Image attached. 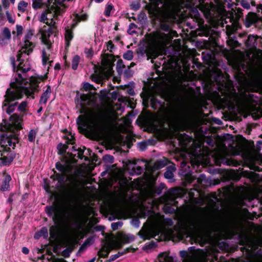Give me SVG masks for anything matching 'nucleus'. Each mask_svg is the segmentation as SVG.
Masks as SVG:
<instances>
[{
    "mask_svg": "<svg viewBox=\"0 0 262 262\" xmlns=\"http://www.w3.org/2000/svg\"><path fill=\"white\" fill-rule=\"evenodd\" d=\"M64 139H66V143L67 145H68V144H72L73 145L75 144V137L74 136L71 135V138H69L67 136H64Z\"/></svg>",
    "mask_w": 262,
    "mask_h": 262,
    "instance_id": "nucleus-40",
    "label": "nucleus"
},
{
    "mask_svg": "<svg viewBox=\"0 0 262 262\" xmlns=\"http://www.w3.org/2000/svg\"><path fill=\"white\" fill-rule=\"evenodd\" d=\"M93 241V236H90L85 240L83 244L88 247V246H90L92 244Z\"/></svg>",
    "mask_w": 262,
    "mask_h": 262,
    "instance_id": "nucleus-60",
    "label": "nucleus"
},
{
    "mask_svg": "<svg viewBox=\"0 0 262 262\" xmlns=\"http://www.w3.org/2000/svg\"><path fill=\"white\" fill-rule=\"evenodd\" d=\"M163 188H164V187L162 185H161V186H153V188H152L153 191L155 193L159 195L162 193Z\"/></svg>",
    "mask_w": 262,
    "mask_h": 262,
    "instance_id": "nucleus-48",
    "label": "nucleus"
},
{
    "mask_svg": "<svg viewBox=\"0 0 262 262\" xmlns=\"http://www.w3.org/2000/svg\"><path fill=\"white\" fill-rule=\"evenodd\" d=\"M116 58H119V56H116ZM116 61V57L112 54L106 53L103 55L102 59V64L104 69L107 71L110 76L113 73V68L114 66V62Z\"/></svg>",
    "mask_w": 262,
    "mask_h": 262,
    "instance_id": "nucleus-6",
    "label": "nucleus"
},
{
    "mask_svg": "<svg viewBox=\"0 0 262 262\" xmlns=\"http://www.w3.org/2000/svg\"><path fill=\"white\" fill-rule=\"evenodd\" d=\"M3 34L5 37V39L9 40L11 38V35L10 31L8 28H4Z\"/></svg>",
    "mask_w": 262,
    "mask_h": 262,
    "instance_id": "nucleus-45",
    "label": "nucleus"
},
{
    "mask_svg": "<svg viewBox=\"0 0 262 262\" xmlns=\"http://www.w3.org/2000/svg\"><path fill=\"white\" fill-rule=\"evenodd\" d=\"M55 167L56 168L59 170V171L65 173L66 171V168L65 166L63 164H62L60 162H57L55 164Z\"/></svg>",
    "mask_w": 262,
    "mask_h": 262,
    "instance_id": "nucleus-38",
    "label": "nucleus"
},
{
    "mask_svg": "<svg viewBox=\"0 0 262 262\" xmlns=\"http://www.w3.org/2000/svg\"><path fill=\"white\" fill-rule=\"evenodd\" d=\"M83 88L85 91L95 90V88L89 82L84 83Z\"/></svg>",
    "mask_w": 262,
    "mask_h": 262,
    "instance_id": "nucleus-43",
    "label": "nucleus"
},
{
    "mask_svg": "<svg viewBox=\"0 0 262 262\" xmlns=\"http://www.w3.org/2000/svg\"><path fill=\"white\" fill-rule=\"evenodd\" d=\"M45 212L49 217H52L55 224H63L65 220L62 215L59 212L57 204L48 205L45 207Z\"/></svg>",
    "mask_w": 262,
    "mask_h": 262,
    "instance_id": "nucleus-5",
    "label": "nucleus"
},
{
    "mask_svg": "<svg viewBox=\"0 0 262 262\" xmlns=\"http://www.w3.org/2000/svg\"><path fill=\"white\" fill-rule=\"evenodd\" d=\"M132 76V74L131 73V71L129 70H125L124 72V78L128 79Z\"/></svg>",
    "mask_w": 262,
    "mask_h": 262,
    "instance_id": "nucleus-64",
    "label": "nucleus"
},
{
    "mask_svg": "<svg viewBox=\"0 0 262 262\" xmlns=\"http://www.w3.org/2000/svg\"><path fill=\"white\" fill-rule=\"evenodd\" d=\"M123 223L120 221L112 223L111 224V228L113 231H115L118 229L119 227H121Z\"/></svg>",
    "mask_w": 262,
    "mask_h": 262,
    "instance_id": "nucleus-46",
    "label": "nucleus"
},
{
    "mask_svg": "<svg viewBox=\"0 0 262 262\" xmlns=\"http://www.w3.org/2000/svg\"><path fill=\"white\" fill-rule=\"evenodd\" d=\"M23 54H27V50H23L22 49L19 50L17 54V60L19 61V63L17 66V70H20L22 73H26L28 71H29L30 69V68H24V60L21 59Z\"/></svg>",
    "mask_w": 262,
    "mask_h": 262,
    "instance_id": "nucleus-12",
    "label": "nucleus"
},
{
    "mask_svg": "<svg viewBox=\"0 0 262 262\" xmlns=\"http://www.w3.org/2000/svg\"><path fill=\"white\" fill-rule=\"evenodd\" d=\"M80 61V57L78 55H74L72 60V68L74 70L77 69Z\"/></svg>",
    "mask_w": 262,
    "mask_h": 262,
    "instance_id": "nucleus-26",
    "label": "nucleus"
},
{
    "mask_svg": "<svg viewBox=\"0 0 262 262\" xmlns=\"http://www.w3.org/2000/svg\"><path fill=\"white\" fill-rule=\"evenodd\" d=\"M101 250L106 252V253H104V254L101 253L100 251H99L98 252V255L100 257H103V258H106V257H107L108 256L109 253H110V251L107 249V248H106L105 247L103 246L101 248Z\"/></svg>",
    "mask_w": 262,
    "mask_h": 262,
    "instance_id": "nucleus-39",
    "label": "nucleus"
},
{
    "mask_svg": "<svg viewBox=\"0 0 262 262\" xmlns=\"http://www.w3.org/2000/svg\"><path fill=\"white\" fill-rule=\"evenodd\" d=\"M51 10L47 9L43 11L40 16V17L39 18V21L42 23H45L46 20H47L48 19L47 17V15L49 13H51Z\"/></svg>",
    "mask_w": 262,
    "mask_h": 262,
    "instance_id": "nucleus-30",
    "label": "nucleus"
},
{
    "mask_svg": "<svg viewBox=\"0 0 262 262\" xmlns=\"http://www.w3.org/2000/svg\"><path fill=\"white\" fill-rule=\"evenodd\" d=\"M241 2V5L245 9H249L250 8V3L248 0H236L235 5H238V3Z\"/></svg>",
    "mask_w": 262,
    "mask_h": 262,
    "instance_id": "nucleus-33",
    "label": "nucleus"
},
{
    "mask_svg": "<svg viewBox=\"0 0 262 262\" xmlns=\"http://www.w3.org/2000/svg\"><path fill=\"white\" fill-rule=\"evenodd\" d=\"M131 9L134 11H137L139 10L140 8V4L138 3H133L130 5Z\"/></svg>",
    "mask_w": 262,
    "mask_h": 262,
    "instance_id": "nucleus-63",
    "label": "nucleus"
},
{
    "mask_svg": "<svg viewBox=\"0 0 262 262\" xmlns=\"http://www.w3.org/2000/svg\"><path fill=\"white\" fill-rule=\"evenodd\" d=\"M64 38L66 41L67 46L69 47L70 45V41L73 38V32L71 29L69 28L66 29Z\"/></svg>",
    "mask_w": 262,
    "mask_h": 262,
    "instance_id": "nucleus-16",
    "label": "nucleus"
},
{
    "mask_svg": "<svg viewBox=\"0 0 262 262\" xmlns=\"http://www.w3.org/2000/svg\"><path fill=\"white\" fill-rule=\"evenodd\" d=\"M159 262H173V259L172 256L169 255L166 252L160 253L158 256Z\"/></svg>",
    "mask_w": 262,
    "mask_h": 262,
    "instance_id": "nucleus-14",
    "label": "nucleus"
},
{
    "mask_svg": "<svg viewBox=\"0 0 262 262\" xmlns=\"http://www.w3.org/2000/svg\"><path fill=\"white\" fill-rule=\"evenodd\" d=\"M186 224L190 228H195L197 226V223L193 220H189L186 221Z\"/></svg>",
    "mask_w": 262,
    "mask_h": 262,
    "instance_id": "nucleus-51",
    "label": "nucleus"
},
{
    "mask_svg": "<svg viewBox=\"0 0 262 262\" xmlns=\"http://www.w3.org/2000/svg\"><path fill=\"white\" fill-rule=\"evenodd\" d=\"M56 29V28L55 27H50L48 28L47 30H45V31L48 33V37H50V36L55 32V31Z\"/></svg>",
    "mask_w": 262,
    "mask_h": 262,
    "instance_id": "nucleus-57",
    "label": "nucleus"
},
{
    "mask_svg": "<svg viewBox=\"0 0 262 262\" xmlns=\"http://www.w3.org/2000/svg\"><path fill=\"white\" fill-rule=\"evenodd\" d=\"M146 6L148 13L159 22V28L168 32L170 37L178 36L176 31L171 30L169 11L173 7L177 0H149Z\"/></svg>",
    "mask_w": 262,
    "mask_h": 262,
    "instance_id": "nucleus-2",
    "label": "nucleus"
},
{
    "mask_svg": "<svg viewBox=\"0 0 262 262\" xmlns=\"http://www.w3.org/2000/svg\"><path fill=\"white\" fill-rule=\"evenodd\" d=\"M88 16L86 14L81 15L76 14V18L79 21H84L88 19Z\"/></svg>",
    "mask_w": 262,
    "mask_h": 262,
    "instance_id": "nucleus-55",
    "label": "nucleus"
},
{
    "mask_svg": "<svg viewBox=\"0 0 262 262\" xmlns=\"http://www.w3.org/2000/svg\"><path fill=\"white\" fill-rule=\"evenodd\" d=\"M227 42L229 46L232 47H235L239 44L237 40H234L233 39H230L228 40L227 41Z\"/></svg>",
    "mask_w": 262,
    "mask_h": 262,
    "instance_id": "nucleus-52",
    "label": "nucleus"
},
{
    "mask_svg": "<svg viewBox=\"0 0 262 262\" xmlns=\"http://www.w3.org/2000/svg\"><path fill=\"white\" fill-rule=\"evenodd\" d=\"M28 6V3L24 1H20L17 6L18 10L20 12H24Z\"/></svg>",
    "mask_w": 262,
    "mask_h": 262,
    "instance_id": "nucleus-29",
    "label": "nucleus"
},
{
    "mask_svg": "<svg viewBox=\"0 0 262 262\" xmlns=\"http://www.w3.org/2000/svg\"><path fill=\"white\" fill-rule=\"evenodd\" d=\"M143 171L142 168L140 166H134L132 168V172L137 174H140Z\"/></svg>",
    "mask_w": 262,
    "mask_h": 262,
    "instance_id": "nucleus-49",
    "label": "nucleus"
},
{
    "mask_svg": "<svg viewBox=\"0 0 262 262\" xmlns=\"http://www.w3.org/2000/svg\"><path fill=\"white\" fill-rule=\"evenodd\" d=\"M125 68V66L124 64L123 60L121 59H119L117 63V71L119 72L120 69H122Z\"/></svg>",
    "mask_w": 262,
    "mask_h": 262,
    "instance_id": "nucleus-54",
    "label": "nucleus"
},
{
    "mask_svg": "<svg viewBox=\"0 0 262 262\" xmlns=\"http://www.w3.org/2000/svg\"><path fill=\"white\" fill-rule=\"evenodd\" d=\"M147 146V144L146 142L143 141L139 143V147L141 151H144L146 149Z\"/></svg>",
    "mask_w": 262,
    "mask_h": 262,
    "instance_id": "nucleus-58",
    "label": "nucleus"
},
{
    "mask_svg": "<svg viewBox=\"0 0 262 262\" xmlns=\"http://www.w3.org/2000/svg\"><path fill=\"white\" fill-rule=\"evenodd\" d=\"M18 138L14 134H4L0 137V145L3 148V152H10V147L14 149L16 143L17 142Z\"/></svg>",
    "mask_w": 262,
    "mask_h": 262,
    "instance_id": "nucleus-4",
    "label": "nucleus"
},
{
    "mask_svg": "<svg viewBox=\"0 0 262 262\" xmlns=\"http://www.w3.org/2000/svg\"><path fill=\"white\" fill-rule=\"evenodd\" d=\"M164 177L167 179H170L173 177V173L169 170H167L164 173Z\"/></svg>",
    "mask_w": 262,
    "mask_h": 262,
    "instance_id": "nucleus-59",
    "label": "nucleus"
},
{
    "mask_svg": "<svg viewBox=\"0 0 262 262\" xmlns=\"http://www.w3.org/2000/svg\"><path fill=\"white\" fill-rule=\"evenodd\" d=\"M259 19V16L254 12H249L244 19V23L246 28L250 27L252 25L255 24Z\"/></svg>",
    "mask_w": 262,
    "mask_h": 262,
    "instance_id": "nucleus-9",
    "label": "nucleus"
},
{
    "mask_svg": "<svg viewBox=\"0 0 262 262\" xmlns=\"http://www.w3.org/2000/svg\"><path fill=\"white\" fill-rule=\"evenodd\" d=\"M6 14L7 19H8L9 23L12 24H14L15 19L12 17L11 14L9 13L8 11L6 12Z\"/></svg>",
    "mask_w": 262,
    "mask_h": 262,
    "instance_id": "nucleus-61",
    "label": "nucleus"
},
{
    "mask_svg": "<svg viewBox=\"0 0 262 262\" xmlns=\"http://www.w3.org/2000/svg\"><path fill=\"white\" fill-rule=\"evenodd\" d=\"M103 160L106 162L113 163L114 161V158L110 155H105L103 157Z\"/></svg>",
    "mask_w": 262,
    "mask_h": 262,
    "instance_id": "nucleus-41",
    "label": "nucleus"
},
{
    "mask_svg": "<svg viewBox=\"0 0 262 262\" xmlns=\"http://www.w3.org/2000/svg\"><path fill=\"white\" fill-rule=\"evenodd\" d=\"M40 82L39 77L31 76L30 78L29 86H34L35 88L39 87V83Z\"/></svg>",
    "mask_w": 262,
    "mask_h": 262,
    "instance_id": "nucleus-25",
    "label": "nucleus"
},
{
    "mask_svg": "<svg viewBox=\"0 0 262 262\" xmlns=\"http://www.w3.org/2000/svg\"><path fill=\"white\" fill-rule=\"evenodd\" d=\"M123 57L124 59L127 60H132L134 57L133 52L132 50H127L123 54Z\"/></svg>",
    "mask_w": 262,
    "mask_h": 262,
    "instance_id": "nucleus-35",
    "label": "nucleus"
},
{
    "mask_svg": "<svg viewBox=\"0 0 262 262\" xmlns=\"http://www.w3.org/2000/svg\"><path fill=\"white\" fill-rule=\"evenodd\" d=\"M115 48V46L112 40H109L107 42V49L110 52H112V50Z\"/></svg>",
    "mask_w": 262,
    "mask_h": 262,
    "instance_id": "nucleus-62",
    "label": "nucleus"
},
{
    "mask_svg": "<svg viewBox=\"0 0 262 262\" xmlns=\"http://www.w3.org/2000/svg\"><path fill=\"white\" fill-rule=\"evenodd\" d=\"M51 93V86L49 85L47 86L46 90L41 94L40 100L39 103H43L46 104L48 99L50 98V94Z\"/></svg>",
    "mask_w": 262,
    "mask_h": 262,
    "instance_id": "nucleus-13",
    "label": "nucleus"
},
{
    "mask_svg": "<svg viewBox=\"0 0 262 262\" xmlns=\"http://www.w3.org/2000/svg\"><path fill=\"white\" fill-rule=\"evenodd\" d=\"M34 34L33 30H29L25 36V40H30Z\"/></svg>",
    "mask_w": 262,
    "mask_h": 262,
    "instance_id": "nucleus-53",
    "label": "nucleus"
},
{
    "mask_svg": "<svg viewBox=\"0 0 262 262\" xmlns=\"http://www.w3.org/2000/svg\"><path fill=\"white\" fill-rule=\"evenodd\" d=\"M80 105L81 115L76 119L79 133H86L93 139H102L108 130V117L102 112L94 114L84 103H80Z\"/></svg>",
    "mask_w": 262,
    "mask_h": 262,
    "instance_id": "nucleus-1",
    "label": "nucleus"
},
{
    "mask_svg": "<svg viewBox=\"0 0 262 262\" xmlns=\"http://www.w3.org/2000/svg\"><path fill=\"white\" fill-rule=\"evenodd\" d=\"M179 136V139L180 140V141H186L188 140V139L190 138V137L187 135L186 133H183V134H179L178 135Z\"/></svg>",
    "mask_w": 262,
    "mask_h": 262,
    "instance_id": "nucleus-50",
    "label": "nucleus"
},
{
    "mask_svg": "<svg viewBox=\"0 0 262 262\" xmlns=\"http://www.w3.org/2000/svg\"><path fill=\"white\" fill-rule=\"evenodd\" d=\"M113 7H114V6L112 4H108L106 6V7H105V11H104V15L106 17H108L110 16L111 11L113 9Z\"/></svg>",
    "mask_w": 262,
    "mask_h": 262,
    "instance_id": "nucleus-42",
    "label": "nucleus"
},
{
    "mask_svg": "<svg viewBox=\"0 0 262 262\" xmlns=\"http://www.w3.org/2000/svg\"><path fill=\"white\" fill-rule=\"evenodd\" d=\"M43 0H32V7L34 10H37L42 7Z\"/></svg>",
    "mask_w": 262,
    "mask_h": 262,
    "instance_id": "nucleus-31",
    "label": "nucleus"
},
{
    "mask_svg": "<svg viewBox=\"0 0 262 262\" xmlns=\"http://www.w3.org/2000/svg\"><path fill=\"white\" fill-rule=\"evenodd\" d=\"M68 147L69 146L67 144H62V143H59L57 146L58 154L62 156L65 155Z\"/></svg>",
    "mask_w": 262,
    "mask_h": 262,
    "instance_id": "nucleus-20",
    "label": "nucleus"
},
{
    "mask_svg": "<svg viewBox=\"0 0 262 262\" xmlns=\"http://www.w3.org/2000/svg\"><path fill=\"white\" fill-rule=\"evenodd\" d=\"M15 85V82H11L10 83V88H8L6 91L4 95L5 100L2 104L3 110L9 115L15 110V108L10 105V103L22 98L23 92L17 91L14 88Z\"/></svg>",
    "mask_w": 262,
    "mask_h": 262,
    "instance_id": "nucleus-3",
    "label": "nucleus"
},
{
    "mask_svg": "<svg viewBox=\"0 0 262 262\" xmlns=\"http://www.w3.org/2000/svg\"><path fill=\"white\" fill-rule=\"evenodd\" d=\"M34 47V45L32 42L30 40H25L24 46L22 47L21 49H25L27 50V54L29 55L30 53L33 51V49Z\"/></svg>",
    "mask_w": 262,
    "mask_h": 262,
    "instance_id": "nucleus-17",
    "label": "nucleus"
},
{
    "mask_svg": "<svg viewBox=\"0 0 262 262\" xmlns=\"http://www.w3.org/2000/svg\"><path fill=\"white\" fill-rule=\"evenodd\" d=\"M27 105L28 102L26 101L21 102L18 105L17 108L18 111L20 112H25L26 111Z\"/></svg>",
    "mask_w": 262,
    "mask_h": 262,
    "instance_id": "nucleus-36",
    "label": "nucleus"
},
{
    "mask_svg": "<svg viewBox=\"0 0 262 262\" xmlns=\"http://www.w3.org/2000/svg\"><path fill=\"white\" fill-rule=\"evenodd\" d=\"M54 174L51 176V178L53 180H57L58 182L62 184L64 182L65 176L62 173H57V172L54 170Z\"/></svg>",
    "mask_w": 262,
    "mask_h": 262,
    "instance_id": "nucleus-19",
    "label": "nucleus"
},
{
    "mask_svg": "<svg viewBox=\"0 0 262 262\" xmlns=\"http://www.w3.org/2000/svg\"><path fill=\"white\" fill-rule=\"evenodd\" d=\"M78 181L74 179L72 181V185H69L68 188H64V187L61 185L62 188H64L63 194L70 200H74L77 196L78 193Z\"/></svg>",
    "mask_w": 262,
    "mask_h": 262,
    "instance_id": "nucleus-7",
    "label": "nucleus"
},
{
    "mask_svg": "<svg viewBox=\"0 0 262 262\" xmlns=\"http://www.w3.org/2000/svg\"><path fill=\"white\" fill-rule=\"evenodd\" d=\"M15 89H16L17 91H21L23 92L22 94V98L24 95H25L27 96L28 98L31 97L32 99H34V92H39V87H36V88H34V86H32L31 87H26L24 86H17L16 84L15 86H14Z\"/></svg>",
    "mask_w": 262,
    "mask_h": 262,
    "instance_id": "nucleus-8",
    "label": "nucleus"
},
{
    "mask_svg": "<svg viewBox=\"0 0 262 262\" xmlns=\"http://www.w3.org/2000/svg\"><path fill=\"white\" fill-rule=\"evenodd\" d=\"M17 75L18 78H16L15 81L14 82H15L17 86H22L21 85L23 84L25 79L22 77L21 74L18 73Z\"/></svg>",
    "mask_w": 262,
    "mask_h": 262,
    "instance_id": "nucleus-37",
    "label": "nucleus"
},
{
    "mask_svg": "<svg viewBox=\"0 0 262 262\" xmlns=\"http://www.w3.org/2000/svg\"><path fill=\"white\" fill-rule=\"evenodd\" d=\"M3 176L4 178L0 186V190L4 192L9 190V183L12 179L11 176L7 173L6 170L3 171Z\"/></svg>",
    "mask_w": 262,
    "mask_h": 262,
    "instance_id": "nucleus-11",
    "label": "nucleus"
},
{
    "mask_svg": "<svg viewBox=\"0 0 262 262\" xmlns=\"http://www.w3.org/2000/svg\"><path fill=\"white\" fill-rule=\"evenodd\" d=\"M138 235L144 241L146 239H150L152 238L151 233L148 230H146L144 231L140 230L138 233Z\"/></svg>",
    "mask_w": 262,
    "mask_h": 262,
    "instance_id": "nucleus-22",
    "label": "nucleus"
},
{
    "mask_svg": "<svg viewBox=\"0 0 262 262\" xmlns=\"http://www.w3.org/2000/svg\"><path fill=\"white\" fill-rule=\"evenodd\" d=\"M10 153L7 156H3L1 154V157L0 158V166H9L13 160L15 158L16 154L14 152H9Z\"/></svg>",
    "mask_w": 262,
    "mask_h": 262,
    "instance_id": "nucleus-10",
    "label": "nucleus"
},
{
    "mask_svg": "<svg viewBox=\"0 0 262 262\" xmlns=\"http://www.w3.org/2000/svg\"><path fill=\"white\" fill-rule=\"evenodd\" d=\"M50 55L47 54L45 49L42 50V63L43 66L47 65L48 61L50 59Z\"/></svg>",
    "mask_w": 262,
    "mask_h": 262,
    "instance_id": "nucleus-28",
    "label": "nucleus"
},
{
    "mask_svg": "<svg viewBox=\"0 0 262 262\" xmlns=\"http://www.w3.org/2000/svg\"><path fill=\"white\" fill-rule=\"evenodd\" d=\"M37 132L34 129H31L28 133V140L30 142H33L35 141Z\"/></svg>",
    "mask_w": 262,
    "mask_h": 262,
    "instance_id": "nucleus-32",
    "label": "nucleus"
},
{
    "mask_svg": "<svg viewBox=\"0 0 262 262\" xmlns=\"http://www.w3.org/2000/svg\"><path fill=\"white\" fill-rule=\"evenodd\" d=\"M3 122L4 123L3 124V123H0V130L1 131H5L9 129L11 126V123L8 122L6 119H4L3 120Z\"/></svg>",
    "mask_w": 262,
    "mask_h": 262,
    "instance_id": "nucleus-27",
    "label": "nucleus"
},
{
    "mask_svg": "<svg viewBox=\"0 0 262 262\" xmlns=\"http://www.w3.org/2000/svg\"><path fill=\"white\" fill-rule=\"evenodd\" d=\"M22 119L20 117L19 115L18 114L15 113L12 115H11L9 118V121L11 122L12 124H15L16 123H19L20 121H21ZM23 127L21 125L18 124V129H21Z\"/></svg>",
    "mask_w": 262,
    "mask_h": 262,
    "instance_id": "nucleus-15",
    "label": "nucleus"
},
{
    "mask_svg": "<svg viewBox=\"0 0 262 262\" xmlns=\"http://www.w3.org/2000/svg\"><path fill=\"white\" fill-rule=\"evenodd\" d=\"M39 231L41 236H43V238H47L48 237V229L47 227H42Z\"/></svg>",
    "mask_w": 262,
    "mask_h": 262,
    "instance_id": "nucleus-47",
    "label": "nucleus"
},
{
    "mask_svg": "<svg viewBox=\"0 0 262 262\" xmlns=\"http://www.w3.org/2000/svg\"><path fill=\"white\" fill-rule=\"evenodd\" d=\"M49 231L51 237L55 239L58 234V227L56 225H52L50 227Z\"/></svg>",
    "mask_w": 262,
    "mask_h": 262,
    "instance_id": "nucleus-24",
    "label": "nucleus"
},
{
    "mask_svg": "<svg viewBox=\"0 0 262 262\" xmlns=\"http://www.w3.org/2000/svg\"><path fill=\"white\" fill-rule=\"evenodd\" d=\"M73 251V248L67 247L61 252V255L64 258H68Z\"/></svg>",
    "mask_w": 262,
    "mask_h": 262,
    "instance_id": "nucleus-34",
    "label": "nucleus"
},
{
    "mask_svg": "<svg viewBox=\"0 0 262 262\" xmlns=\"http://www.w3.org/2000/svg\"><path fill=\"white\" fill-rule=\"evenodd\" d=\"M92 80L97 83V84H100L102 82V78L99 76L93 75L92 76Z\"/></svg>",
    "mask_w": 262,
    "mask_h": 262,
    "instance_id": "nucleus-56",
    "label": "nucleus"
},
{
    "mask_svg": "<svg viewBox=\"0 0 262 262\" xmlns=\"http://www.w3.org/2000/svg\"><path fill=\"white\" fill-rule=\"evenodd\" d=\"M135 240V237L134 235H128L126 234H122L120 236V241L123 243L128 244L130 242L134 241Z\"/></svg>",
    "mask_w": 262,
    "mask_h": 262,
    "instance_id": "nucleus-18",
    "label": "nucleus"
},
{
    "mask_svg": "<svg viewBox=\"0 0 262 262\" xmlns=\"http://www.w3.org/2000/svg\"><path fill=\"white\" fill-rule=\"evenodd\" d=\"M248 240L246 236L243 235H240L239 236V245L241 246H244L247 244Z\"/></svg>",
    "mask_w": 262,
    "mask_h": 262,
    "instance_id": "nucleus-44",
    "label": "nucleus"
},
{
    "mask_svg": "<svg viewBox=\"0 0 262 262\" xmlns=\"http://www.w3.org/2000/svg\"><path fill=\"white\" fill-rule=\"evenodd\" d=\"M242 9L240 8L235 7L234 10V13H233V17L236 21H238L243 16V13Z\"/></svg>",
    "mask_w": 262,
    "mask_h": 262,
    "instance_id": "nucleus-21",
    "label": "nucleus"
},
{
    "mask_svg": "<svg viewBox=\"0 0 262 262\" xmlns=\"http://www.w3.org/2000/svg\"><path fill=\"white\" fill-rule=\"evenodd\" d=\"M41 37L42 39V41L43 43L47 46L48 49H50L51 47L50 41L49 40L50 37H48V34L45 30L41 32Z\"/></svg>",
    "mask_w": 262,
    "mask_h": 262,
    "instance_id": "nucleus-23",
    "label": "nucleus"
}]
</instances>
